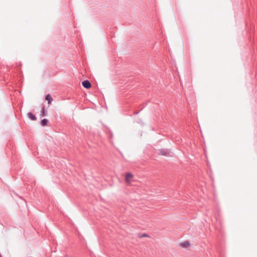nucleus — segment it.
<instances>
[{
  "instance_id": "f257e3e1",
  "label": "nucleus",
  "mask_w": 257,
  "mask_h": 257,
  "mask_svg": "<svg viewBox=\"0 0 257 257\" xmlns=\"http://www.w3.org/2000/svg\"><path fill=\"white\" fill-rule=\"evenodd\" d=\"M158 154L165 156H172L171 150L168 149H162L158 150Z\"/></svg>"
},
{
  "instance_id": "f03ea898",
  "label": "nucleus",
  "mask_w": 257,
  "mask_h": 257,
  "mask_svg": "<svg viewBox=\"0 0 257 257\" xmlns=\"http://www.w3.org/2000/svg\"><path fill=\"white\" fill-rule=\"evenodd\" d=\"M82 85L84 88L86 89H89L91 87V84L88 80H85L83 81L82 82Z\"/></svg>"
},
{
  "instance_id": "7ed1b4c3",
  "label": "nucleus",
  "mask_w": 257,
  "mask_h": 257,
  "mask_svg": "<svg viewBox=\"0 0 257 257\" xmlns=\"http://www.w3.org/2000/svg\"><path fill=\"white\" fill-rule=\"evenodd\" d=\"M27 115L29 117V118L32 120H36L37 119V117L35 116V115L32 113V112H28Z\"/></svg>"
},
{
  "instance_id": "20e7f679",
  "label": "nucleus",
  "mask_w": 257,
  "mask_h": 257,
  "mask_svg": "<svg viewBox=\"0 0 257 257\" xmlns=\"http://www.w3.org/2000/svg\"><path fill=\"white\" fill-rule=\"evenodd\" d=\"M133 177V174L130 172H127L125 175V179L126 182L129 181L130 179Z\"/></svg>"
},
{
  "instance_id": "39448f33",
  "label": "nucleus",
  "mask_w": 257,
  "mask_h": 257,
  "mask_svg": "<svg viewBox=\"0 0 257 257\" xmlns=\"http://www.w3.org/2000/svg\"><path fill=\"white\" fill-rule=\"evenodd\" d=\"M49 120L47 118H44L41 120V124L42 126H46L48 125Z\"/></svg>"
},
{
  "instance_id": "423d86ee",
  "label": "nucleus",
  "mask_w": 257,
  "mask_h": 257,
  "mask_svg": "<svg viewBox=\"0 0 257 257\" xmlns=\"http://www.w3.org/2000/svg\"><path fill=\"white\" fill-rule=\"evenodd\" d=\"M180 245L183 247H187L190 245V243L188 241H185L181 243Z\"/></svg>"
},
{
  "instance_id": "0eeeda50",
  "label": "nucleus",
  "mask_w": 257,
  "mask_h": 257,
  "mask_svg": "<svg viewBox=\"0 0 257 257\" xmlns=\"http://www.w3.org/2000/svg\"><path fill=\"white\" fill-rule=\"evenodd\" d=\"M45 99L48 101V102L49 104L51 103L53 100L52 97H51V95L49 94L46 95V96L45 97Z\"/></svg>"
},
{
  "instance_id": "6e6552de",
  "label": "nucleus",
  "mask_w": 257,
  "mask_h": 257,
  "mask_svg": "<svg viewBox=\"0 0 257 257\" xmlns=\"http://www.w3.org/2000/svg\"><path fill=\"white\" fill-rule=\"evenodd\" d=\"M47 115V111L45 110V107L43 106L41 108L40 116H44Z\"/></svg>"
},
{
  "instance_id": "1a4fd4ad",
  "label": "nucleus",
  "mask_w": 257,
  "mask_h": 257,
  "mask_svg": "<svg viewBox=\"0 0 257 257\" xmlns=\"http://www.w3.org/2000/svg\"><path fill=\"white\" fill-rule=\"evenodd\" d=\"M141 237H149V235L146 233L143 234Z\"/></svg>"
},
{
  "instance_id": "9d476101",
  "label": "nucleus",
  "mask_w": 257,
  "mask_h": 257,
  "mask_svg": "<svg viewBox=\"0 0 257 257\" xmlns=\"http://www.w3.org/2000/svg\"><path fill=\"white\" fill-rule=\"evenodd\" d=\"M139 112H140L139 111H136V112H134V114L137 115V114H138L139 113Z\"/></svg>"
},
{
  "instance_id": "9b49d317",
  "label": "nucleus",
  "mask_w": 257,
  "mask_h": 257,
  "mask_svg": "<svg viewBox=\"0 0 257 257\" xmlns=\"http://www.w3.org/2000/svg\"><path fill=\"white\" fill-rule=\"evenodd\" d=\"M0 257H2V256L1 255V254H0Z\"/></svg>"
}]
</instances>
